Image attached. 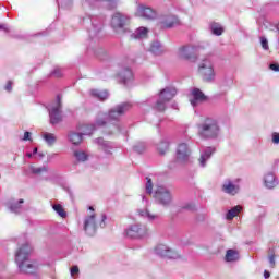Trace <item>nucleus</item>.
<instances>
[{
	"instance_id": "nucleus-58",
	"label": "nucleus",
	"mask_w": 279,
	"mask_h": 279,
	"mask_svg": "<svg viewBox=\"0 0 279 279\" xmlns=\"http://www.w3.org/2000/svg\"><path fill=\"white\" fill-rule=\"evenodd\" d=\"M157 130H158V132H160V124L157 125Z\"/></svg>"
},
{
	"instance_id": "nucleus-18",
	"label": "nucleus",
	"mask_w": 279,
	"mask_h": 279,
	"mask_svg": "<svg viewBox=\"0 0 279 279\" xmlns=\"http://www.w3.org/2000/svg\"><path fill=\"white\" fill-rule=\"evenodd\" d=\"M192 99H190V104L191 106H193V108H197V106H199V104H204V101H206L208 99V97H206V95H204V92L201 90L199 88H194L192 90Z\"/></svg>"
},
{
	"instance_id": "nucleus-7",
	"label": "nucleus",
	"mask_w": 279,
	"mask_h": 279,
	"mask_svg": "<svg viewBox=\"0 0 279 279\" xmlns=\"http://www.w3.org/2000/svg\"><path fill=\"white\" fill-rule=\"evenodd\" d=\"M106 219L108 218L105 214L101 215L99 222H97V216L95 214L86 216L83 221V230L85 234H87V236H95L98 228H106Z\"/></svg>"
},
{
	"instance_id": "nucleus-23",
	"label": "nucleus",
	"mask_w": 279,
	"mask_h": 279,
	"mask_svg": "<svg viewBox=\"0 0 279 279\" xmlns=\"http://www.w3.org/2000/svg\"><path fill=\"white\" fill-rule=\"evenodd\" d=\"M277 184L276 174L268 172L264 175V186H266V189H275Z\"/></svg>"
},
{
	"instance_id": "nucleus-54",
	"label": "nucleus",
	"mask_w": 279,
	"mask_h": 279,
	"mask_svg": "<svg viewBox=\"0 0 279 279\" xmlns=\"http://www.w3.org/2000/svg\"><path fill=\"white\" fill-rule=\"evenodd\" d=\"M45 35H47V31H44V32H41V33H38L36 36H45Z\"/></svg>"
},
{
	"instance_id": "nucleus-39",
	"label": "nucleus",
	"mask_w": 279,
	"mask_h": 279,
	"mask_svg": "<svg viewBox=\"0 0 279 279\" xmlns=\"http://www.w3.org/2000/svg\"><path fill=\"white\" fill-rule=\"evenodd\" d=\"M145 189L148 195H151L154 193V183L151 182V179H149V177L146 178Z\"/></svg>"
},
{
	"instance_id": "nucleus-37",
	"label": "nucleus",
	"mask_w": 279,
	"mask_h": 279,
	"mask_svg": "<svg viewBox=\"0 0 279 279\" xmlns=\"http://www.w3.org/2000/svg\"><path fill=\"white\" fill-rule=\"evenodd\" d=\"M31 171L32 173H34V175H38L40 173H47V171H49V167L43 166V167L36 168L34 166H31Z\"/></svg>"
},
{
	"instance_id": "nucleus-50",
	"label": "nucleus",
	"mask_w": 279,
	"mask_h": 279,
	"mask_svg": "<svg viewBox=\"0 0 279 279\" xmlns=\"http://www.w3.org/2000/svg\"><path fill=\"white\" fill-rule=\"evenodd\" d=\"M70 271L71 276H75V274H80V268L77 266H73Z\"/></svg>"
},
{
	"instance_id": "nucleus-15",
	"label": "nucleus",
	"mask_w": 279,
	"mask_h": 279,
	"mask_svg": "<svg viewBox=\"0 0 279 279\" xmlns=\"http://www.w3.org/2000/svg\"><path fill=\"white\" fill-rule=\"evenodd\" d=\"M128 23H130V16L120 12L114 13L111 19V27H113L116 32H119V29H125V25H128Z\"/></svg>"
},
{
	"instance_id": "nucleus-11",
	"label": "nucleus",
	"mask_w": 279,
	"mask_h": 279,
	"mask_svg": "<svg viewBox=\"0 0 279 279\" xmlns=\"http://www.w3.org/2000/svg\"><path fill=\"white\" fill-rule=\"evenodd\" d=\"M202 50V46H183L179 49V56L183 60H190V62L197 61V53Z\"/></svg>"
},
{
	"instance_id": "nucleus-48",
	"label": "nucleus",
	"mask_w": 279,
	"mask_h": 279,
	"mask_svg": "<svg viewBox=\"0 0 279 279\" xmlns=\"http://www.w3.org/2000/svg\"><path fill=\"white\" fill-rule=\"evenodd\" d=\"M269 69L271 71H275L276 73H278L279 72V64L277 62H272V63L269 64Z\"/></svg>"
},
{
	"instance_id": "nucleus-47",
	"label": "nucleus",
	"mask_w": 279,
	"mask_h": 279,
	"mask_svg": "<svg viewBox=\"0 0 279 279\" xmlns=\"http://www.w3.org/2000/svg\"><path fill=\"white\" fill-rule=\"evenodd\" d=\"M57 2H58V8L60 9V8H70V5H71V0H66V3H64V2H59L58 0H57Z\"/></svg>"
},
{
	"instance_id": "nucleus-36",
	"label": "nucleus",
	"mask_w": 279,
	"mask_h": 279,
	"mask_svg": "<svg viewBox=\"0 0 279 279\" xmlns=\"http://www.w3.org/2000/svg\"><path fill=\"white\" fill-rule=\"evenodd\" d=\"M145 149H147L145 142H138L133 146V151H135V154H143Z\"/></svg>"
},
{
	"instance_id": "nucleus-30",
	"label": "nucleus",
	"mask_w": 279,
	"mask_h": 279,
	"mask_svg": "<svg viewBox=\"0 0 279 279\" xmlns=\"http://www.w3.org/2000/svg\"><path fill=\"white\" fill-rule=\"evenodd\" d=\"M225 260L227 263H234L239 260V253L235 250L229 248L226 253Z\"/></svg>"
},
{
	"instance_id": "nucleus-42",
	"label": "nucleus",
	"mask_w": 279,
	"mask_h": 279,
	"mask_svg": "<svg viewBox=\"0 0 279 279\" xmlns=\"http://www.w3.org/2000/svg\"><path fill=\"white\" fill-rule=\"evenodd\" d=\"M87 51H88V53H90V51H93V53H95L97 57H99V53H105V50L104 49H94L93 47H88L87 48Z\"/></svg>"
},
{
	"instance_id": "nucleus-29",
	"label": "nucleus",
	"mask_w": 279,
	"mask_h": 279,
	"mask_svg": "<svg viewBox=\"0 0 279 279\" xmlns=\"http://www.w3.org/2000/svg\"><path fill=\"white\" fill-rule=\"evenodd\" d=\"M243 207H241V205L232 207L227 211L226 219L228 221H232V219H234V217H236V215H239V213H241Z\"/></svg>"
},
{
	"instance_id": "nucleus-34",
	"label": "nucleus",
	"mask_w": 279,
	"mask_h": 279,
	"mask_svg": "<svg viewBox=\"0 0 279 279\" xmlns=\"http://www.w3.org/2000/svg\"><path fill=\"white\" fill-rule=\"evenodd\" d=\"M157 149L160 156H165L167 151H169V143L167 141H161L160 144L157 146Z\"/></svg>"
},
{
	"instance_id": "nucleus-2",
	"label": "nucleus",
	"mask_w": 279,
	"mask_h": 279,
	"mask_svg": "<svg viewBox=\"0 0 279 279\" xmlns=\"http://www.w3.org/2000/svg\"><path fill=\"white\" fill-rule=\"evenodd\" d=\"M197 135L199 138L204 141H210L219 137L221 133V128L219 126V122L214 118H206L197 125Z\"/></svg>"
},
{
	"instance_id": "nucleus-24",
	"label": "nucleus",
	"mask_w": 279,
	"mask_h": 279,
	"mask_svg": "<svg viewBox=\"0 0 279 279\" xmlns=\"http://www.w3.org/2000/svg\"><path fill=\"white\" fill-rule=\"evenodd\" d=\"M95 143L104 149L105 154H110V150L114 149V144H112V142L105 141L102 137L96 138Z\"/></svg>"
},
{
	"instance_id": "nucleus-59",
	"label": "nucleus",
	"mask_w": 279,
	"mask_h": 279,
	"mask_svg": "<svg viewBox=\"0 0 279 279\" xmlns=\"http://www.w3.org/2000/svg\"><path fill=\"white\" fill-rule=\"evenodd\" d=\"M12 36V38H19V36H16V35H11Z\"/></svg>"
},
{
	"instance_id": "nucleus-27",
	"label": "nucleus",
	"mask_w": 279,
	"mask_h": 279,
	"mask_svg": "<svg viewBox=\"0 0 279 279\" xmlns=\"http://www.w3.org/2000/svg\"><path fill=\"white\" fill-rule=\"evenodd\" d=\"M43 138L45 143L48 145V147H53V145H56V141H58L56 134L49 132L43 133Z\"/></svg>"
},
{
	"instance_id": "nucleus-49",
	"label": "nucleus",
	"mask_w": 279,
	"mask_h": 279,
	"mask_svg": "<svg viewBox=\"0 0 279 279\" xmlns=\"http://www.w3.org/2000/svg\"><path fill=\"white\" fill-rule=\"evenodd\" d=\"M22 141H32V133L29 131H26Z\"/></svg>"
},
{
	"instance_id": "nucleus-46",
	"label": "nucleus",
	"mask_w": 279,
	"mask_h": 279,
	"mask_svg": "<svg viewBox=\"0 0 279 279\" xmlns=\"http://www.w3.org/2000/svg\"><path fill=\"white\" fill-rule=\"evenodd\" d=\"M0 32H4V34H10L12 29L10 28V26H8V24H0Z\"/></svg>"
},
{
	"instance_id": "nucleus-28",
	"label": "nucleus",
	"mask_w": 279,
	"mask_h": 279,
	"mask_svg": "<svg viewBox=\"0 0 279 279\" xmlns=\"http://www.w3.org/2000/svg\"><path fill=\"white\" fill-rule=\"evenodd\" d=\"M93 97L99 99L100 101H106V99L110 96L108 90H99V89H92L90 92Z\"/></svg>"
},
{
	"instance_id": "nucleus-20",
	"label": "nucleus",
	"mask_w": 279,
	"mask_h": 279,
	"mask_svg": "<svg viewBox=\"0 0 279 279\" xmlns=\"http://www.w3.org/2000/svg\"><path fill=\"white\" fill-rule=\"evenodd\" d=\"M216 149L215 147H205L203 149H201V157L198 159L199 162V167H202L203 169L206 167V162H208V160H210L213 154H215Z\"/></svg>"
},
{
	"instance_id": "nucleus-12",
	"label": "nucleus",
	"mask_w": 279,
	"mask_h": 279,
	"mask_svg": "<svg viewBox=\"0 0 279 279\" xmlns=\"http://www.w3.org/2000/svg\"><path fill=\"white\" fill-rule=\"evenodd\" d=\"M191 147L186 143H180L175 150V160L179 165H186L191 160Z\"/></svg>"
},
{
	"instance_id": "nucleus-61",
	"label": "nucleus",
	"mask_w": 279,
	"mask_h": 279,
	"mask_svg": "<svg viewBox=\"0 0 279 279\" xmlns=\"http://www.w3.org/2000/svg\"><path fill=\"white\" fill-rule=\"evenodd\" d=\"M89 210H95L93 207H89Z\"/></svg>"
},
{
	"instance_id": "nucleus-41",
	"label": "nucleus",
	"mask_w": 279,
	"mask_h": 279,
	"mask_svg": "<svg viewBox=\"0 0 279 279\" xmlns=\"http://www.w3.org/2000/svg\"><path fill=\"white\" fill-rule=\"evenodd\" d=\"M271 143L274 145H279V132H272V134H271Z\"/></svg>"
},
{
	"instance_id": "nucleus-19",
	"label": "nucleus",
	"mask_w": 279,
	"mask_h": 279,
	"mask_svg": "<svg viewBox=\"0 0 279 279\" xmlns=\"http://www.w3.org/2000/svg\"><path fill=\"white\" fill-rule=\"evenodd\" d=\"M119 82L128 86L131 82L134 81V73L130 68H123L118 74Z\"/></svg>"
},
{
	"instance_id": "nucleus-31",
	"label": "nucleus",
	"mask_w": 279,
	"mask_h": 279,
	"mask_svg": "<svg viewBox=\"0 0 279 279\" xmlns=\"http://www.w3.org/2000/svg\"><path fill=\"white\" fill-rule=\"evenodd\" d=\"M148 32H149V29H147V27L141 26L131 36H132V38H136V39L147 38Z\"/></svg>"
},
{
	"instance_id": "nucleus-57",
	"label": "nucleus",
	"mask_w": 279,
	"mask_h": 279,
	"mask_svg": "<svg viewBox=\"0 0 279 279\" xmlns=\"http://www.w3.org/2000/svg\"><path fill=\"white\" fill-rule=\"evenodd\" d=\"M26 156H27V158H32L34 156V154L33 153H27Z\"/></svg>"
},
{
	"instance_id": "nucleus-9",
	"label": "nucleus",
	"mask_w": 279,
	"mask_h": 279,
	"mask_svg": "<svg viewBox=\"0 0 279 279\" xmlns=\"http://www.w3.org/2000/svg\"><path fill=\"white\" fill-rule=\"evenodd\" d=\"M154 198L161 206H170L171 202H173V196L171 195V191L163 185H157L154 192Z\"/></svg>"
},
{
	"instance_id": "nucleus-38",
	"label": "nucleus",
	"mask_w": 279,
	"mask_h": 279,
	"mask_svg": "<svg viewBox=\"0 0 279 279\" xmlns=\"http://www.w3.org/2000/svg\"><path fill=\"white\" fill-rule=\"evenodd\" d=\"M53 210L59 215V217H62L64 219L66 217V211H64V207L60 204L52 205Z\"/></svg>"
},
{
	"instance_id": "nucleus-25",
	"label": "nucleus",
	"mask_w": 279,
	"mask_h": 279,
	"mask_svg": "<svg viewBox=\"0 0 279 279\" xmlns=\"http://www.w3.org/2000/svg\"><path fill=\"white\" fill-rule=\"evenodd\" d=\"M109 128H111L112 131H105L106 134H122V136L128 134V129H125V126L122 124H111Z\"/></svg>"
},
{
	"instance_id": "nucleus-51",
	"label": "nucleus",
	"mask_w": 279,
	"mask_h": 279,
	"mask_svg": "<svg viewBox=\"0 0 279 279\" xmlns=\"http://www.w3.org/2000/svg\"><path fill=\"white\" fill-rule=\"evenodd\" d=\"M4 89H5L8 93L12 92V81H9V82L7 83Z\"/></svg>"
},
{
	"instance_id": "nucleus-4",
	"label": "nucleus",
	"mask_w": 279,
	"mask_h": 279,
	"mask_svg": "<svg viewBox=\"0 0 279 279\" xmlns=\"http://www.w3.org/2000/svg\"><path fill=\"white\" fill-rule=\"evenodd\" d=\"M175 95H178L175 87H166L160 90L158 99L154 97L148 100V106H151L153 110L157 112H165L168 101H171Z\"/></svg>"
},
{
	"instance_id": "nucleus-32",
	"label": "nucleus",
	"mask_w": 279,
	"mask_h": 279,
	"mask_svg": "<svg viewBox=\"0 0 279 279\" xmlns=\"http://www.w3.org/2000/svg\"><path fill=\"white\" fill-rule=\"evenodd\" d=\"M209 29L214 36H221V34H223V27L217 22L211 23Z\"/></svg>"
},
{
	"instance_id": "nucleus-26",
	"label": "nucleus",
	"mask_w": 279,
	"mask_h": 279,
	"mask_svg": "<svg viewBox=\"0 0 279 279\" xmlns=\"http://www.w3.org/2000/svg\"><path fill=\"white\" fill-rule=\"evenodd\" d=\"M150 53L154 56H162V53H165V47L160 41H154L150 46Z\"/></svg>"
},
{
	"instance_id": "nucleus-3",
	"label": "nucleus",
	"mask_w": 279,
	"mask_h": 279,
	"mask_svg": "<svg viewBox=\"0 0 279 279\" xmlns=\"http://www.w3.org/2000/svg\"><path fill=\"white\" fill-rule=\"evenodd\" d=\"M129 110H132V104L130 102L117 105L111 108L108 113H104L101 118H98L94 125H96V128H104V125L110 123V121H119Z\"/></svg>"
},
{
	"instance_id": "nucleus-60",
	"label": "nucleus",
	"mask_w": 279,
	"mask_h": 279,
	"mask_svg": "<svg viewBox=\"0 0 279 279\" xmlns=\"http://www.w3.org/2000/svg\"><path fill=\"white\" fill-rule=\"evenodd\" d=\"M143 202H145V196L142 197Z\"/></svg>"
},
{
	"instance_id": "nucleus-14",
	"label": "nucleus",
	"mask_w": 279,
	"mask_h": 279,
	"mask_svg": "<svg viewBox=\"0 0 279 279\" xmlns=\"http://www.w3.org/2000/svg\"><path fill=\"white\" fill-rule=\"evenodd\" d=\"M155 254L161 258H169L170 260H178V258H180V254H178V252L169 248V246L165 244H158L155 247Z\"/></svg>"
},
{
	"instance_id": "nucleus-33",
	"label": "nucleus",
	"mask_w": 279,
	"mask_h": 279,
	"mask_svg": "<svg viewBox=\"0 0 279 279\" xmlns=\"http://www.w3.org/2000/svg\"><path fill=\"white\" fill-rule=\"evenodd\" d=\"M138 214L141 217L148 219V221H154L155 219H158V215H151L149 213V209H140Z\"/></svg>"
},
{
	"instance_id": "nucleus-53",
	"label": "nucleus",
	"mask_w": 279,
	"mask_h": 279,
	"mask_svg": "<svg viewBox=\"0 0 279 279\" xmlns=\"http://www.w3.org/2000/svg\"><path fill=\"white\" fill-rule=\"evenodd\" d=\"M58 154H51L48 156V160H53V158H57Z\"/></svg>"
},
{
	"instance_id": "nucleus-44",
	"label": "nucleus",
	"mask_w": 279,
	"mask_h": 279,
	"mask_svg": "<svg viewBox=\"0 0 279 279\" xmlns=\"http://www.w3.org/2000/svg\"><path fill=\"white\" fill-rule=\"evenodd\" d=\"M183 210H190V211H194V210H196V208H195V204H193V203H187V204H185L183 207Z\"/></svg>"
},
{
	"instance_id": "nucleus-35",
	"label": "nucleus",
	"mask_w": 279,
	"mask_h": 279,
	"mask_svg": "<svg viewBox=\"0 0 279 279\" xmlns=\"http://www.w3.org/2000/svg\"><path fill=\"white\" fill-rule=\"evenodd\" d=\"M74 158L78 162H86V160H88V155L85 154L83 150H75L74 151Z\"/></svg>"
},
{
	"instance_id": "nucleus-1",
	"label": "nucleus",
	"mask_w": 279,
	"mask_h": 279,
	"mask_svg": "<svg viewBox=\"0 0 279 279\" xmlns=\"http://www.w3.org/2000/svg\"><path fill=\"white\" fill-rule=\"evenodd\" d=\"M29 254H32V245L25 243L15 253V263L22 274H36L38 265L29 263Z\"/></svg>"
},
{
	"instance_id": "nucleus-6",
	"label": "nucleus",
	"mask_w": 279,
	"mask_h": 279,
	"mask_svg": "<svg viewBox=\"0 0 279 279\" xmlns=\"http://www.w3.org/2000/svg\"><path fill=\"white\" fill-rule=\"evenodd\" d=\"M198 75H201L203 82L207 84L215 83L217 80V72H215V65L213 64V56L207 54L198 64Z\"/></svg>"
},
{
	"instance_id": "nucleus-55",
	"label": "nucleus",
	"mask_w": 279,
	"mask_h": 279,
	"mask_svg": "<svg viewBox=\"0 0 279 279\" xmlns=\"http://www.w3.org/2000/svg\"><path fill=\"white\" fill-rule=\"evenodd\" d=\"M33 156H36V154H38V148H34L33 151H32Z\"/></svg>"
},
{
	"instance_id": "nucleus-21",
	"label": "nucleus",
	"mask_w": 279,
	"mask_h": 279,
	"mask_svg": "<svg viewBox=\"0 0 279 279\" xmlns=\"http://www.w3.org/2000/svg\"><path fill=\"white\" fill-rule=\"evenodd\" d=\"M137 14H140L143 19H147L148 21H154L158 16V13L149 7L140 5L137 8Z\"/></svg>"
},
{
	"instance_id": "nucleus-17",
	"label": "nucleus",
	"mask_w": 279,
	"mask_h": 279,
	"mask_svg": "<svg viewBox=\"0 0 279 279\" xmlns=\"http://www.w3.org/2000/svg\"><path fill=\"white\" fill-rule=\"evenodd\" d=\"M177 25H180V20L175 15H162L158 20V27L160 29H171V27Z\"/></svg>"
},
{
	"instance_id": "nucleus-52",
	"label": "nucleus",
	"mask_w": 279,
	"mask_h": 279,
	"mask_svg": "<svg viewBox=\"0 0 279 279\" xmlns=\"http://www.w3.org/2000/svg\"><path fill=\"white\" fill-rule=\"evenodd\" d=\"M271 274L269 272V270H265L264 271V278L267 279V278H270Z\"/></svg>"
},
{
	"instance_id": "nucleus-16",
	"label": "nucleus",
	"mask_w": 279,
	"mask_h": 279,
	"mask_svg": "<svg viewBox=\"0 0 279 279\" xmlns=\"http://www.w3.org/2000/svg\"><path fill=\"white\" fill-rule=\"evenodd\" d=\"M239 182H241V179H235V182L230 179H226L221 187L222 193L232 196L238 195L239 191H241Z\"/></svg>"
},
{
	"instance_id": "nucleus-10",
	"label": "nucleus",
	"mask_w": 279,
	"mask_h": 279,
	"mask_svg": "<svg viewBox=\"0 0 279 279\" xmlns=\"http://www.w3.org/2000/svg\"><path fill=\"white\" fill-rule=\"evenodd\" d=\"M97 130V126L95 124H84L82 132L83 133H75V132H71L68 135V138L70 141V143H72V145H80V143H82V136H90V134H93V132H95Z\"/></svg>"
},
{
	"instance_id": "nucleus-56",
	"label": "nucleus",
	"mask_w": 279,
	"mask_h": 279,
	"mask_svg": "<svg viewBox=\"0 0 279 279\" xmlns=\"http://www.w3.org/2000/svg\"><path fill=\"white\" fill-rule=\"evenodd\" d=\"M171 107L173 108V110H178V104L173 102Z\"/></svg>"
},
{
	"instance_id": "nucleus-8",
	"label": "nucleus",
	"mask_w": 279,
	"mask_h": 279,
	"mask_svg": "<svg viewBox=\"0 0 279 279\" xmlns=\"http://www.w3.org/2000/svg\"><path fill=\"white\" fill-rule=\"evenodd\" d=\"M51 125H58L62 121V96L58 95L52 105L47 106Z\"/></svg>"
},
{
	"instance_id": "nucleus-22",
	"label": "nucleus",
	"mask_w": 279,
	"mask_h": 279,
	"mask_svg": "<svg viewBox=\"0 0 279 279\" xmlns=\"http://www.w3.org/2000/svg\"><path fill=\"white\" fill-rule=\"evenodd\" d=\"M23 204H25L23 198L19 201H10L8 203V208L10 213H13L14 215H21V213H23Z\"/></svg>"
},
{
	"instance_id": "nucleus-5",
	"label": "nucleus",
	"mask_w": 279,
	"mask_h": 279,
	"mask_svg": "<svg viewBox=\"0 0 279 279\" xmlns=\"http://www.w3.org/2000/svg\"><path fill=\"white\" fill-rule=\"evenodd\" d=\"M81 24L87 29L92 43H97L99 38H101L100 34L104 23H101L97 16L85 13L81 16Z\"/></svg>"
},
{
	"instance_id": "nucleus-43",
	"label": "nucleus",
	"mask_w": 279,
	"mask_h": 279,
	"mask_svg": "<svg viewBox=\"0 0 279 279\" xmlns=\"http://www.w3.org/2000/svg\"><path fill=\"white\" fill-rule=\"evenodd\" d=\"M50 75H52L53 77H62V69L56 68Z\"/></svg>"
},
{
	"instance_id": "nucleus-40",
	"label": "nucleus",
	"mask_w": 279,
	"mask_h": 279,
	"mask_svg": "<svg viewBox=\"0 0 279 279\" xmlns=\"http://www.w3.org/2000/svg\"><path fill=\"white\" fill-rule=\"evenodd\" d=\"M259 40L264 51H269V40H267L265 36H262Z\"/></svg>"
},
{
	"instance_id": "nucleus-13",
	"label": "nucleus",
	"mask_w": 279,
	"mask_h": 279,
	"mask_svg": "<svg viewBox=\"0 0 279 279\" xmlns=\"http://www.w3.org/2000/svg\"><path fill=\"white\" fill-rule=\"evenodd\" d=\"M125 234L129 239H145L147 236V226L141 223L131 225L125 230Z\"/></svg>"
},
{
	"instance_id": "nucleus-45",
	"label": "nucleus",
	"mask_w": 279,
	"mask_h": 279,
	"mask_svg": "<svg viewBox=\"0 0 279 279\" xmlns=\"http://www.w3.org/2000/svg\"><path fill=\"white\" fill-rule=\"evenodd\" d=\"M268 262H269L270 267H276V255L274 253H271L268 256Z\"/></svg>"
}]
</instances>
